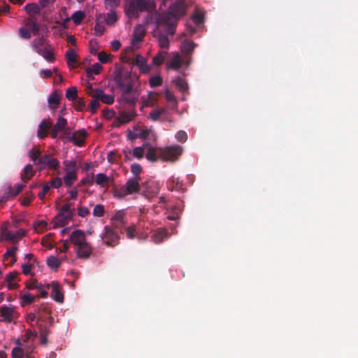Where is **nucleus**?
<instances>
[{
  "label": "nucleus",
  "instance_id": "ea45409f",
  "mask_svg": "<svg viewBox=\"0 0 358 358\" xmlns=\"http://www.w3.org/2000/svg\"><path fill=\"white\" fill-rule=\"evenodd\" d=\"M46 262H47V265L49 267H50V268H53L55 270H57L59 267V266L61 264L60 260L57 257H56L55 256L49 257L47 259Z\"/></svg>",
  "mask_w": 358,
  "mask_h": 358
},
{
  "label": "nucleus",
  "instance_id": "a878e982",
  "mask_svg": "<svg viewBox=\"0 0 358 358\" xmlns=\"http://www.w3.org/2000/svg\"><path fill=\"white\" fill-rule=\"evenodd\" d=\"M196 46V44H195L194 42L188 39H185L181 44V51L183 54H185L187 56H188L192 54Z\"/></svg>",
  "mask_w": 358,
  "mask_h": 358
},
{
  "label": "nucleus",
  "instance_id": "49530a36",
  "mask_svg": "<svg viewBox=\"0 0 358 358\" xmlns=\"http://www.w3.org/2000/svg\"><path fill=\"white\" fill-rule=\"evenodd\" d=\"M117 20L118 17L115 11L111 10L108 13L106 17V24L108 26H113Z\"/></svg>",
  "mask_w": 358,
  "mask_h": 358
},
{
  "label": "nucleus",
  "instance_id": "4d7b16f0",
  "mask_svg": "<svg viewBox=\"0 0 358 358\" xmlns=\"http://www.w3.org/2000/svg\"><path fill=\"white\" fill-rule=\"evenodd\" d=\"M99 99L93 98V99L90 101V107L92 113H95L97 109L99 108Z\"/></svg>",
  "mask_w": 358,
  "mask_h": 358
},
{
  "label": "nucleus",
  "instance_id": "6e6552de",
  "mask_svg": "<svg viewBox=\"0 0 358 358\" xmlns=\"http://www.w3.org/2000/svg\"><path fill=\"white\" fill-rule=\"evenodd\" d=\"M38 166L40 170L45 168H48L50 170H57L60 166V162L57 159L52 157L50 154H45L40 158Z\"/></svg>",
  "mask_w": 358,
  "mask_h": 358
},
{
  "label": "nucleus",
  "instance_id": "5fc2aeb1",
  "mask_svg": "<svg viewBox=\"0 0 358 358\" xmlns=\"http://www.w3.org/2000/svg\"><path fill=\"white\" fill-rule=\"evenodd\" d=\"M105 212L104 206L101 204H97L93 209V215L94 217H101Z\"/></svg>",
  "mask_w": 358,
  "mask_h": 358
},
{
  "label": "nucleus",
  "instance_id": "0e129e2a",
  "mask_svg": "<svg viewBox=\"0 0 358 358\" xmlns=\"http://www.w3.org/2000/svg\"><path fill=\"white\" fill-rule=\"evenodd\" d=\"M203 15L201 13H196L192 15V20L196 25H199L203 23Z\"/></svg>",
  "mask_w": 358,
  "mask_h": 358
},
{
  "label": "nucleus",
  "instance_id": "69168bd1",
  "mask_svg": "<svg viewBox=\"0 0 358 358\" xmlns=\"http://www.w3.org/2000/svg\"><path fill=\"white\" fill-rule=\"evenodd\" d=\"M127 194H129L127 192V189H125L124 187H123L119 189H116L114 192V196L119 199H122Z\"/></svg>",
  "mask_w": 358,
  "mask_h": 358
},
{
  "label": "nucleus",
  "instance_id": "f257e3e1",
  "mask_svg": "<svg viewBox=\"0 0 358 358\" xmlns=\"http://www.w3.org/2000/svg\"><path fill=\"white\" fill-rule=\"evenodd\" d=\"M187 10L185 2L177 1L170 7V11L162 13L156 19V24L164 26L170 34H175L179 17L183 16Z\"/></svg>",
  "mask_w": 358,
  "mask_h": 358
},
{
  "label": "nucleus",
  "instance_id": "39448f33",
  "mask_svg": "<svg viewBox=\"0 0 358 358\" xmlns=\"http://www.w3.org/2000/svg\"><path fill=\"white\" fill-rule=\"evenodd\" d=\"M182 153V148L181 146H170L160 151L159 157L162 161H176Z\"/></svg>",
  "mask_w": 358,
  "mask_h": 358
},
{
  "label": "nucleus",
  "instance_id": "c03bdc74",
  "mask_svg": "<svg viewBox=\"0 0 358 358\" xmlns=\"http://www.w3.org/2000/svg\"><path fill=\"white\" fill-rule=\"evenodd\" d=\"M66 97L69 101H73L78 98V91L76 87H71L66 90Z\"/></svg>",
  "mask_w": 358,
  "mask_h": 358
},
{
  "label": "nucleus",
  "instance_id": "412c9836",
  "mask_svg": "<svg viewBox=\"0 0 358 358\" xmlns=\"http://www.w3.org/2000/svg\"><path fill=\"white\" fill-rule=\"evenodd\" d=\"M145 36V30L143 27L138 24L137 25L134 30L133 37L131 40V43L133 45L137 44L141 42Z\"/></svg>",
  "mask_w": 358,
  "mask_h": 358
},
{
  "label": "nucleus",
  "instance_id": "de8ad7c7",
  "mask_svg": "<svg viewBox=\"0 0 358 358\" xmlns=\"http://www.w3.org/2000/svg\"><path fill=\"white\" fill-rule=\"evenodd\" d=\"M67 120L65 118L59 117L56 124L53 126V127L60 131H62L63 130H65V128L67 127Z\"/></svg>",
  "mask_w": 358,
  "mask_h": 358
},
{
  "label": "nucleus",
  "instance_id": "2f4dec72",
  "mask_svg": "<svg viewBox=\"0 0 358 358\" xmlns=\"http://www.w3.org/2000/svg\"><path fill=\"white\" fill-rule=\"evenodd\" d=\"M66 173H77L78 168L76 160H65L63 162Z\"/></svg>",
  "mask_w": 358,
  "mask_h": 358
},
{
  "label": "nucleus",
  "instance_id": "7c9ffc66",
  "mask_svg": "<svg viewBox=\"0 0 358 358\" xmlns=\"http://www.w3.org/2000/svg\"><path fill=\"white\" fill-rule=\"evenodd\" d=\"M24 185L17 184L15 185V189L10 184L7 185L6 192L11 198L16 196L24 188Z\"/></svg>",
  "mask_w": 358,
  "mask_h": 358
},
{
  "label": "nucleus",
  "instance_id": "3c124183",
  "mask_svg": "<svg viewBox=\"0 0 358 358\" xmlns=\"http://www.w3.org/2000/svg\"><path fill=\"white\" fill-rule=\"evenodd\" d=\"M11 356L12 358H24V351L19 346L15 347L12 350Z\"/></svg>",
  "mask_w": 358,
  "mask_h": 358
},
{
  "label": "nucleus",
  "instance_id": "f3484780",
  "mask_svg": "<svg viewBox=\"0 0 358 358\" xmlns=\"http://www.w3.org/2000/svg\"><path fill=\"white\" fill-rule=\"evenodd\" d=\"M87 136V131L84 129H79L77 132H74L70 138V141H72L75 145L81 146L85 142Z\"/></svg>",
  "mask_w": 358,
  "mask_h": 358
},
{
  "label": "nucleus",
  "instance_id": "a18cd8bd",
  "mask_svg": "<svg viewBox=\"0 0 358 358\" xmlns=\"http://www.w3.org/2000/svg\"><path fill=\"white\" fill-rule=\"evenodd\" d=\"M25 10L30 15L38 14L40 13V8L37 4L29 3L25 6Z\"/></svg>",
  "mask_w": 358,
  "mask_h": 358
},
{
  "label": "nucleus",
  "instance_id": "72a5a7b5",
  "mask_svg": "<svg viewBox=\"0 0 358 358\" xmlns=\"http://www.w3.org/2000/svg\"><path fill=\"white\" fill-rule=\"evenodd\" d=\"M39 55L50 62H52L55 60V55L50 45H48L45 49H43Z\"/></svg>",
  "mask_w": 358,
  "mask_h": 358
},
{
  "label": "nucleus",
  "instance_id": "c9c22d12",
  "mask_svg": "<svg viewBox=\"0 0 358 358\" xmlns=\"http://www.w3.org/2000/svg\"><path fill=\"white\" fill-rule=\"evenodd\" d=\"M103 69V66L99 63H95L92 67L86 69L87 76L89 78L92 77L93 74H99Z\"/></svg>",
  "mask_w": 358,
  "mask_h": 358
},
{
  "label": "nucleus",
  "instance_id": "774afa93",
  "mask_svg": "<svg viewBox=\"0 0 358 358\" xmlns=\"http://www.w3.org/2000/svg\"><path fill=\"white\" fill-rule=\"evenodd\" d=\"M110 55L105 52H100L98 54V59L101 63H107L110 61Z\"/></svg>",
  "mask_w": 358,
  "mask_h": 358
},
{
  "label": "nucleus",
  "instance_id": "f03ea898",
  "mask_svg": "<svg viewBox=\"0 0 358 358\" xmlns=\"http://www.w3.org/2000/svg\"><path fill=\"white\" fill-rule=\"evenodd\" d=\"M156 8V3L147 0H124V11L129 19L138 18L143 12H152Z\"/></svg>",
  "mask_w": 358,
  "mask_h": 358
},
{
  "label": "nucleus",
  "instance_id": "9d476101",
  "mask_svg": "<svg viewBox=\"0 0 358 358\" xmlns=\"http://www.w3.org/2000/svg\"><path fill=\"white\" fill-rule=\"evenodd\" d=\"M0 315L3 317L2 321L10 323L15 317V309L10 306H2L0 308Z\"/></svg>",
  "mask_w": 358,
  "mask_h": 358
},
{
  "label": "nucleus",
  "instance_id": "37998d69",
  "mask_svg": "<svg viewBox=\"0 0 358 358\" xmlns=\"http://www.w3.org/2000/svg\"><path fill=\"white\" fill-rule=\"evenodd\" d=\"M66 59L67 64L71 65L76 62L77 55L73 49H69L66 52Z\"/></svg>",
  "mask_w": 358,
  "mask_h": 358
},
{
  "label": "nucleus",
  "instance_id": "8fccbe9b",
  "mask_svg": "<svg viewBox=\"0 0 358 358\" xmlns=\"http://www.w3.org/2000/svg\"><path fill=\"white\" fill-rule=\"evenodd\" d=\"M165 98L166 101L173 106L176 107L177 106V100L174 96V94L170 92L169 90H166L165 91Z\"/></svg>",
  "mask_w": 358,
  "mask_h": 358
},
{
  "label": "nucleus",
  "instance_id": "680f3d73",
  "mask_svg": "<svg viewBox=\"0 0 358 358\" xmlns=\"http://www.w3.org/2000/svg\"><path fill=\"white\" fill-rule=\"evenodd\" d=\"M120 0H105V5L106 8H114L119 6Z\"/></svg>",
  "mask_w": 358,
  "mask_h": 358
},
{
  "label": "nucleus",
  "instance_id": "603ef678",
  "mask_svg": "<svg viewBox=\"0 0 358 358\" xmlns=\"http://www.w3.org/2000/svg\"><path fill=\"white\" fill-rule=\"evenodd\" d=\"M148 145L147 143L143 145V147H136L133 150V156L137 159L143 158L144 155V147Z\"/></svg>",
  "mask_w": 358,
  "mask_h": 358
},
{
  "label": "nucleus",
  "instance_id": "b1692460",
  "mask_svg": "<svg viewBox=\"0 0 358 358\" xmlns=\"http://www.w3.org/2000/svg\"><path fill=\"white\" fill-rule=\"evenodd\" d=\"M168 236V231L164 228H160L156 230L151 236L152 240L155 243H159Z\"/></svg>",
  "mask_w": 358,
  "mask_h": 358
},
{
  "label": "nucleus",
  "instance_id": "e433bc0d",
  "mask_svg": "<svg viewBox=\"0 0 358 358\" xmlns=\"http://www.w3.org/2000/svg\"><path fill=\"white\" fill-rule=\"evenodd\" d=\"M167 54L166 51H159L153 58H152V64L155 66H159L165 60L166 55Z\"/></svg>",
  "mask_w": 358,
  "mask_h": 358
},
{
  "label": "nucleus",
  "instance_id": "bf43d9fd",
  "mask_svg": "<svg viewBox=\"0 0 358 358\" xmlns=\"http://www.w3.org/2000/svg\"><path fill=\"white\" fill-rule=\"evenodd\" d=\"M174 180H173L172 181H170L168 183V189L171 191H173V190H183V188H182V185L181 184L179 183L178 181H177L176 182V184L174 185Z\"/></svg>",
  "mask_w": 358,
  "mask_h": 358
},
{
  "label": "nucleus",
  "instance_id": "f8f14e48",
  "mask_svg": "<svg viewBox=\"0 0 358 358\" xmlns=\"http://www.w3.org/2000/svg\"><path fill=\"white\" fill-rule=\"evenodd\" d=\"M25 234V231L23 229L18 230L16 233H13L12 231H7L5 229L2 232V236L5 238L6 240L12 241L14 244L18 242Z\"/></svg>",
  "mask_w": 358,
  "mask_h": 358
},
{
  "label": "nucleus",
  "instance_id": "dca6fc26",
  "mask_svg": "<svg viewBox=\"0 0 358 358\" xmlns=\"http://www.w3.org/2000/svg\"><path fill=\"white\" fill-rule=\"evenodd\" d=\"M113 227L120 231L125 225L126 222L124 221V213L122 210L117 211L115 215L112 217Z\"/></svg>",
  "mask_w": 358,
  "mask_h": 358
},
{
  "label": "nucleus",
  "instance_id": "423d86ee",
  "mask_svg": "<svg viewBox=\"0 0 358 358\" xmlns=\"http://www.w3.org/2000/svg\"><path fill=\"white\" fill-rule=\"evenodd\" d=\"M157 29L155 31L154 36L157 38L158 45L162 48L168 50L169 48L170 42L168 36H173L174 34H170L164 26H159L156 24Z\"/></svg>",
  "mask_w": 358,
  "mask_h": 358
},
{
  "label": "nucleus",
  "instance_id": "ddd939ff",
  "mask_svg": "<svg viewBox=\"0 0 358 358\" xmlns=\"http://www.w3.org/2000/svg\"><path fill=\"white\" fill-rule=\"evenodd\" d=\"M25 27L31 31L34 35L39 34L40 27L37 18L34 15H30L25 21Z\"/></svg>",
  "mask_w": 358,
  "mask_h": 358
},
{
  "label": "nucleus",
  "instance_id": "aec40b11",
  "mask_svg": "<svg viewBox=\"0 0 358 358\" xmlns=\"http://www.w3.org/2000/svg\"><path fill=\"white\" fill-rule=\"evenodd\" d=\"M182 59L178 52H176L171 60L166 63V66L169 69L179 70L182 66Z\"/></svg>",
  "mask_w": 358,
  "mask_h": 358
},
{
  "label": "nucleus",
  "instance_id": "79ce46f5",
  "mask_svg": "<svg viewBox=\"0 0 358 358\" xmlns=\"http://www.w3.org/2000/svg\"><path fill=\"white\" fill-rule=\"evenodd\" d=\"M173 83L176 84V85L177 86V87L179 89V90L180 92H185L186 90H187L188 89V85L187 83V82L180 78V77H178L176 78L174 80H173Z\"/></svg>",
  "mask_w": 358,
  "mask_h": 358
},
{
  "label": "nucleus",
  "instance_id": "6e6d98bb",
  "mask_svg": "<svg viewBox=\"0 0 358 358\" xmlns=\"http://www.w3.org/2000/svg\"><path fill=\"white\" fill-rule=\"evenodd\" d=\"M50 285L47 284L46 285H43L41 283H39L38 288L37 289L40 292V296L41 298H46L48 295L47 289H49Z\"/></svg>",
  "mask_w": 358,
  "mask_h": 358
},
{
  "label": "nucleus",
  "instance_id": "09e8293b",
  "mask_svg": "<svg viewBox=\"0 0 358 358\" xmlns=\"http://www.w3.org/2000/svg\"><path fill=\"white\" fill-rule=\"evenodd\" d=\"M146 159L150 162H157L160 159L159 155L157 156L155 150L153 148H150L146 153Z\"/></svg>",
  "mask_w": 358,
  "mask_h": 358
},
{
  "label": "nucleus",
  "instance_id": "5701e85b",
  "mask_svg": "<svg viewBox=\"0 0 358 358\" xmlns=\"http://www.w3.org/2000/svg\"><path fill=\"white\" fill-rule=\"evenodd\" d=\"M18 273L16 271L10 272L6 275V281L8 289H15L19 287V285L15 282Z\"/></svg>",
  "mask_w": 358,
  "mask_h": 358
},
{
  "label": "nucleus",
  "instance_id": "6ab92c4d",
  "mask_svg": "<svg viewBox=\"0 0 358 358\" xmlns=\"http://www.w3.org/2000/svg\"><path fill=\"white\" fill-rule=\"evenodd\" d=\"M52 126V122L43 120L38 125L37 136L39 138H44L48 136V131Z\"/></svg>",
  "mask_w": 358,
  "mask_h": 358
},
{
  "label": "nucleus",
  "instance_id": "473e14b6",
  "mask_svg": "<svg viewBox=\"0 0 358 358\" xmlns=\"http://www.w3.org/2000/svg\"><path fill=\"white\" fill-rule=\"evenodd\" d=\"M28 155L33 161L34 164L36 166H38V162L40 158H41L43 156L41 155V150L37 147H34L30 150L28 152Z\"/></svg>",
  "mask_w": 358,
  "mask_h": 358
},
{
  "label": "nucleus",
  "instance_id": "a19ab883",
  "mask_svg": "<svg viewBox=\"0 0 358 358\" xmlns=\"http://www.w3.org/2000/svg\"><path fill=\"white\" fill-rule=\"evenodd\" d=\"M77 180V173H66L64 181L66 186H71Z\"/></svg>",
  "mask_w": 358,
  "mask_h": 358
},
{
  "label": "nucleus",
  "instance_id": "13d9d810",
  "mask_svg": "<svg viewBox=\"0 0 358 358\" xmlns=\"http://www.w3.org/2000/svg\"><path fill=\"white\" fill-rule=\"evenodd\" d=\"M131 171L134 175V178L140 177L139 174L142 171L141 166L139 164L134 163L131 166Z\"/></svg>",
  "mask_w": 358,
  "mask_h": 358
},
{
  "label": "nucleus",
  "instance_id": "c756f323",
  "mask_svg": "<svg viewBox=\"0 0 358 358\" xmlns=\"http://www.w3.org/2000/svg\"><path fill=\"white\" fill-rule=\"evenodd\" d=\"M34 174L35 171L34 170L33 166L31 164H27L21 174V179L24 182H27L34 176Z\"/></svg>",
  "mask_w": 358,
  "mask_h": 358
},
{
  "label": "nucleus",
  "instance_id": "2eb2a0df",
  "mask_svg": "<svg viewBox=\"0 0 358 358\" xmlns=\"http://www.w3.org/2000/svg\"><path fill=\"white\" fill-rule=\"evenodd\" d=\"M140 177L129 178L124 186L127 192L129 194L136 193L140 189L139 180Z\"/></svg>",
  "mask_w": 358,
  "mask_h": 358
},
{
  "label": "nucleus",
  "instance_id": "338daca9",
  "mask_svg": "<svg viewBox=\"0 0 358 358\" xmlns=\"http://www.w3.org/2000/svg\"><path fill=\"white\" fill-rule=\"evenodd\" d=\"M176 138L178 140V141L184 143L187 139V135L186 132L184 131H178L176 134Z\"/></svg>",
  "mask_w": 358,
  "mask_h": 358
},
{
  "label": "nucleus",
  "instance_id": "c85d7f7f",
  "mask_svg": "<svg viewBox=\"0 0 358 358\" xmlns=\"http://www.w3.org/2000/svg\"><path fill=\"white\" fill-rule=\"evenodd\" d=\"M136 115V113L134 110L129 112L125 110H120L118 113V116L124 124L131 122Z\"/></svg>",
  "mask_w": 358,
  "mask_h": 358
},
{
  "label": "nucleus",
  "instance_id": "20e7f679",
  "mask_svg": "<svg viewBox=\"0 0 358 358\" xmlns=\"http://www.w3.org/2000/svg\"><path fill=\"white\" fill-rule=\"evenodd\" d=\"M74 208L72 203H66L59 209L58 214L55 217L54 228L66 225L73 218Z\"/></svg>",
  "mask_w": 358,
  "mask_h": 358
},
{
  "label": "nucleus",
  "instance_id": "4be33fe9",
  "mask_svg": "<svg viewBox=\"0 0 358 358\" xmlns=\"http://www.w3.org/2000/svg\"><path fill=\"white\" fill-rule=\"evenodd\" d=\"M94 98L99 99L100 101L106 104H112L115 101V98L113 95L106 94L101 89H96V92Z\"/></svg>",
  "mask_w": 358,
  "mask_h": 358
},
{
  "label": "nucleus",
  "instance_id": "0eeeda50",
  "mask_svg": "<svg viewBox=\"0 0 358 358\" xmlns=\"http://www.w3.org/2000/svg\"><path fill=\"white\" fill-rule=\"evenodd\" d=\"M104 244L108 247H115L120 243V236L112 227L105 226L104 233L101 235Z\"/></svg>",
  "mask_w": 358,
  "mask_h": 358
},
{
  "label": "nucleus",
  "instance_id": "a211bd4d",
  "mask_svg": "<svg viewBox=\"0 0 358 358\" xmlns=\"http://www.w3.org/2000/svg\"><path fill=\"white\" fill-rule=\"evenodd\" d=\"M50 286L52 287V298L59 303H62L64 301V294L62 293L60 290L59 282L57 281H52V283L50 284Z\"/></svg>",
  "mask_w": 358,
  "mask_h": 358
},
{
  "label": "nucleus",
  "instance_id": "f704fd0d",
  "mask_svg": "<svg viewBox=\"0 0 358 358\" xmlns=\"http://www.w3.org/2000/svg\"><path fill=\"white\" fill-rule=\"evenodd\" d=\"M110 178L104 173H98L96 176L95 182L97 185L104 187L108 186Z\"/></svg>",
  "mask_w": 358,
  "mask_h": 358
},
{
  "label": "nucleus",
  "instance_id": "58836bf2",
  "mask_svg": "<svg viewBox=\"0 0 358 358\" xmlns=\"http://www.w3.org/2000/svg\"><path fill=\"white\" fill-rule=\"evenodd\" d=\"M166 113V110L165 108H159L157 110H153L150 112L149 117L152 121H158L160 119V117Z\"/></svg>",
  "mask_w": 358,
  "mask_h": 358
},
{
  "label": "nucleus",
  "instance_id": "393cba45",
  "mask_svg": "<svg viewBox=\"0 0 358 358\" xmlns=\"http://www.w3.org/2000/svg\"><path fill=\"white\" fill-rule=\"evenodd\" d=\"M134 64L138 66L140 68L141 71L144 73L149 72L150 70V67L147 64L146 59L139 55L136 56Z\"/></svg>",
  "mask_w": 358,
  "mask_h": 358
},
{
  "label": "nucleus",
  "instance_id": "cd10ccee",
  "mask_svg": "<svg viewBox=\"0 0 358 358\" xmlns=\"http://www.w3.org/2000/svg\"><path fill=\"white\" fill-rule=\"evenodd\" d=\"M60 99L61 94L59 92L55 90L54 92H52L48 98L50 107L52 109H56L60 102Z\"/></svg>",
  "mask_w": 358,
  "mask_h": 358
},
{
  "label": "nucleus",
  "instance_id": "7ed1b4c3",
  "mask_svg": "<svg viewBox=\"0 0 358 358\" xmlns=\"http://www.w3.org/2000/svg\"><path fill=\"white\" fill-rule=\"evenodd\" d=\"M115 81L122 92V101L129 106H134L137 97L134 92V82L130 76L118 75L115 77Z\"/></svg>",
  "mask_w": 358,
  "mask_h": 358
},
{
  "label": "nucleus",
  "instance_id": "052dcab7",
  "mask_svg": "<svg viewBox=\"0 0 358 358\" xmlns=\"http://www.w3.org/2000/svg\"><path fill=\"white\" fill-rule=\"evenodd\" d=\"M94 31H95V34L96 36H102L105 31L104 24L102 23L96 22L95 26H94Z\"/></svg>",
  "mask_w": 358,
  "mask_h": 358
},
{
  "label": "nucleus",
  "instance_id": "9b49d317",
  "mask_svg": "<svg viewBox=\"0 0 358 358\" xmlns=\"http://www.w3.org/2000/svg\"><path fill=\"white\" fill-rule=\"evenodd\" d=\"M69 241L75 246L78 247L87 241V239L83 231L76 229L71 233Z\"/></svg>",
  "mask_w": 358,
  "mask_h": 358
},
{
  "label": "nucleus",
  "instance_id": "e2e57ef3",
  "mask_svg": "<svg viewBox=\"0 0 358 358\" xmlns=\"http://www.w3.org/2000/svg\"><path fill=\"white\" fill-rule=\"evenodd\" d=\"M19 35L24 39H29L31 36L30 31L26 27H20L19 29Z\"/></svg>",
  "mask_w": 358,
  "mask_h": 358
},
{
  "label": "nucleus",
  "instance_id": "4468645a",
  "mask_svg": "<svg viewBox=\"0 0 358 358\" xmlns=\"http://www.w3.org/2000/svg\"><path fill=\"white\" fill-rule=\"evenodd\" d=\"M92 248L87 241L77 247V255L80 258H89L92 254Z\"/></svg>",
  "mask_w": 358,
  "mask_h": 358
},
{
  "label": "nucleus",
  "instance_id": "864d4df0",
  "mask_svg": "<svg viewBox=\"0 0 358 358\" xmlns=\"http://www.w3.org/2000/svg\"><path fill=\"white\" fill-rule=\"evenodd\" d=\"M162 82H163V80H162V78L161 76H152L150 79V85L152 87H158V86L162 85Z\"/></svg>",
  "mask_w": 358,
  "mask_h": 358
},
{
  "label": "nucleus",
  "instance_id": "1a4fd4ad",
  "mask_svg": "<svg viewBox=\"0 0 358 358\" xmlns=\"http://www.w3.org/2000/svg\"><path fill=\"white\" fill-rule=\"evenodd\" d=\"M145 190L143 192L142 194L148 199H151L156 196L159 192V185L156 182H148L143 184Z\"/></svg>",
  "mask_w": 358,
  "mask_h": 358
},
{
  "label": "nucleus",
  "instance_id": "4c0bfd02",
  "mask_svg": "<svg viewBox=\"0 0 358 358\" xmlns=\"http://www.w3.org/2000/svg\"><path fill=\"white\" fill-rule=\"evenodd\" d=\"M85 17V13L82 10H77L74 12L71 17V20L76 25L80 24Z\"/></svg>",
  "mask_w": 358,
  "mask_h": 358
},
{
  "label": "nucleus",
  "instance_id": "bb28decb",
  "mask_svg": "<svg viewBox=\"0 0 358 358\" xmlns=\"http://www.w3.org/2000/svg\"><path fill=\"white\" fill-rule=\"evenodd\" d=\"M32 47L38 54H39L43 49H45L48 47V45L45 43V39L41 36L37 38H35L32 42Z\"/></svg>",
  "mask_w": 358,
  "mask_h": 358
}]
</instances>
